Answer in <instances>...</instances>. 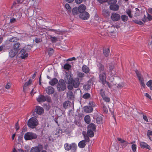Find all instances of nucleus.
I'll list each match as a JSON object with an SVG mask.
<instances>
[{"label":"nucleus","mask_w":152,"mask_h":152,"mask_svg":"<svg viewBox=\"0 0 152 152\" xmlns=\"http://www.w3.org/2000/svg\"><path fill=\"white\" fill-rule=\"evenodd\" d=\"M80 85L79 78L78 77H76L73 79L72 82L68 85L67 88L69 90H72L73 88H78L79 87Z\"/></svg>","instance_id":"1"},{"label":"nucleus","mask_w":152,"mask_h":152,"mask_svg":"<svg viewBox=\"0 0 152 152\" xmlns=\"http://www.w3.org/2000/svg\"><path fill=\"white\" fill-rule=\"evenodd\" d=\"M64 148L66 151L71 150L72 152H75L77 148V145L75 143H72L71 144L68 143H66L64 144Z\"/></svg>","instance_id":"2"},{"label":"nucleus","mask_w":152,"mask_h":152,"mask_svg":"<svg viewBox=\"0 0 152 152\" xmlns=\"http://www.w3.org/2000/svg\"><path fill=\"white\" fill-rule=\"evenodd\" d=\"M38 124V120L34 117H32L29 119L28 122V126L32 129L34 128Z\"/></svg>","instance_id":"3"},{"label":"nucleus","mask_w":152,"mask_h":152,"mask_svg":"<svg viewBox=\"0 0 152 152\" xmlns=\"http://www.w3.org/2000/svg\"><path fill=\"white\" fill-rule=\"evenodd\" d=\"M37 137L36 134L32 132H27L25 134L24 136V138L26 140L35 139Z\"/></svg>","instance_id":"4"},{"label":"nucleus","mask_w":152,"mask_h":152,"mask_svg":"<svg viewBox=\"0 0 152 152\" xmlns=\"http://www.w3.org/2000/svg\"><path fill=\"white\" fill-rule=\"evenodd\" d=\"M73 79L72 77V75L70 72L67 71L66 72L64 80L66 83L69 85Z\"/></svg>","instance_id":"5"},{"label":"nucleus","mask_w":152,"mask_h":152,"mask_svg":"<svg viewBox=\"0 0 152 152\" xmlns=\"http://www.w3.org/2000/svg\"><path fill=\"white\" fill-rule=\"evenodd\" d=\"M83 135L85 140H82L79 142L78 146L80 148H84L86 144V142H89V137L86 135Z\"/></svg>","instance_id":"6"},{"label":"nucleus","mask_w":152,"mask_h":152,"mask_svg":"<svg viewBox=\"0 0 152 152\" xmlns=\"http://www.w3.org/2000/svg\"><path fill=\"white\" fill-rule=\"evenodd\" d=\"M57 89L58 91H63L66 88V85L64 80L59 81L57 85Z\"/></svg>","instance_id":"7"},{"label":"nucleus","mask_w":152,"mask_h":152,"mask_svg":"<svg viewBox=\"0 0 152 152\" xmlns=\"http://www.w3.org/2000/svg\"><path fill=\"white\" fill-rule=\"evenodd\" d=\"M43 148V146L41 145H39L38 146L33 147L30 150V152H40Z\"/></svg>","instance_id":"8"},{"label":"nucleus","mask_w":152,"mask_h":152,"mask_svg":"<svg viewBox=\"0 0 152 152\" xmlns=\"http://www.w3.org/2000/svg\"><path fill=\"white\" fill-rule=\"evenodd\" d=\"M111 18L113 21H117L121 18L120 15L116 13H113L111 16Z\"/></svg>","instance_id":"9"},{"label":"nucleus","mask_w":152,"mask_h":152,"mask_svg":"<svg viewBox=\"0 0 152 152\" xmlns=\"http://www.w3.org/2000/svg\"><path fill=\"white\" fill-rule=\"evenodd\" d=\"M80 17L83 20H88L90 17L89 14L86 12H82L79 15Z\"/></svg>","instance_id":"10"},{"label":"nucleus","mask_w":152,"mask_h":152,"mask_svg":"<svg viewBox=\"0 0 152 152\" xmlns=\"http://www.w3.org/2000/svg\"><path fill=\"white\" fill-rule=\"evenodd\" d=\"M106 76L105 72H102L99 73V81L101 82L102 83H104L106 80Z\"/></svg>","instance_id":"11"},{"label":"nucleus","mask_w":152,"mask_h":152,"mask_svg":"<svg viewBox=\"0 0 152 152\" xmlns=\"http://www.w3.org/2000/svg\"><path fill=\"white\" fill-rule=\"evenodd\" d=\"M35 111L36 113L38 115H41L44 113L43 108L39 106H36Z\"/></svg>","instance_id":"12"},{"label":"nucleus","mask_w":152,"mask_h":152,"mask_svg":"<svg viewBox=\"0 0 152 152\" xmlns=\"http://www.w3.org/2000/svg\"><path fill=\"white\" fill-rule=\"evenodd\" d=\"M25 53L26 50L24 49H21L20 52V54L21 55L20 57L23 59L25 58L28 56V53Z\"/></svg>","instance_id":"13"},{"label":"nucleus","mask_w":152,"mask_h":152,"mask_svg":"<svg viewBox=\"0 0 152 152\" xmlns=\"http://www.w3.org/2000/svg\"><path fill=\"white\" fill-rule=\"evenodd\" d=\"M18 52L17 51L12 49L9 52V56L11 58H13L15 56Z\"/></svg>","instance_id":"14"},{"label":"nucleus","mask_w":152,"mask_h":152,"mask_svg":"<svg viewBox=\"0 0 152 152\" xmlns=\"http://www.w3.org/2000/svg\"><path fill=\"white\" fill-rule=\"evenodd\" d=\"M46 93L49 94H52L54 93V89L51 86L47 87L45 89Z\"/></svg>","instance_id":"15"},{"label":"nucleus","mask_w":152,"mask_h":152,"mask_svg":"<svg viewBox=\"0 0 152 152\" xmlns=\"http://www.w3.org/2000/svg\"><path fill=\"white\" fill-rule=\"evenodd\" d=\"M37 100L38 102H45L46 101L45 96L42 95H40L37 99Z\"/></svg>","instance_id":"16"},{"label":"nucleus","mask_w":152,"mask_h":152,"mask_svg":"<svg viewBox=\"0 0 152 152\" xmlns=\"http://www.w3.org/2000/svg\"><path fill=\"white\" fill-rule=\"evenodd\" d=\"M20 44L19 42L14 43L13 47V49L18 52L19 50L20 49Z\"/></svg>","instance_id":"17"},{"label":"nucleus","mask_w":152,"mask_h":152,"mask_svg":"<svg viewBox=\"0 0 152 152\" xmlns=\"http://www.w3.org/2000/svg\"><path fill=\"white\" fill-rule=\"evenodd\" d=\"M86 9V6L83 4L80 5L78 7V11L80 13L84 12Z\"/></svg>","instance_id":"18"},{"label":"nucleus","mask_w":152,"mask_h":152,"mask_svg":"<svg viewBox=\"0 0 152 152\" xmlns=\"http://www.w3.org/2000/svg\"><path fill=\"white\" fill-rule=\"evenodd\" d=\"M141 147L142 148H146L150 150L151 147L148 145L146 143L144 142H141L140 143Z\"/></svg>","instance_id":"19"},{"label":"nucleus","mask_w":152,"mask_h":152,"mask_svg":"<svg viewBox=\"0 0 152 152\" xmlns=\"http://www.w3.org/2000/svg\"><path fill=\"white\" fill-rule=\"evenodd\" d=\"M119 8V7L118 5L113 4H111L110 5V10L113 11H117Z\"/></svg>","instance_id":"20"},{"label":"nucleus","mask_w":152,"mask_h":152,"mask_svg":"<svg viewBox=\"0 0 152 152\" xmlns=\"http://www.w3.org/2000/svg\"><path fill=\"white\" fill-rule=\"evenodd\" d=\"M97 65L99 73L102 72H105L104 71V67L103 65L100 63H99Z\"/></svg>","instance_id":"21"},{"label":"nucleus","mask_w":152,"mask_h":152,"mask_svg":"<svg viewBox=\"0 0 152 152\" xmlns=\"http://www.w3.org/2000/svg\"><path fill=\"white\" fill-rule=\"evenodd\" d=\"M84 110L86 113H90L92 111L93 109L90 106H86L84 107Z\"/></svg>","instance_id":"22"},{"label":"nucleus","mask_w":152,"mask_h":152,"mask_svg":"<svg viewBox=\"0 0 152 152\" xmlns=\"http://www.w3.org/2000/svg\"><path fill=\"white\" fill-rule=\"evenodd\" d=\"M48 31L54 32L55 33L58 34H61L62 32L59 29L58 30L54 29H49Z\"/></svg>","instance_id":"23"},{"label":"nucleus","mask_w":152,"mask_h":152,"mask_svg":"<svg viewBox=\"0 0 152 152\" xmlns=\"http://www.w3.org/2000/svg\"><path fill=\"white\" fill-rule=\"evenodd\" d=\"M82 70L83 72L86 73H88L89 72V68L87 66L84 65H83L82 67Z\"/></svg>","instance_id":"24"},{"label":"nucleus","mask_w":152,"mask_h":152,"mask_svg":"<svg viewBox=\"0 0 152 152\" xmlns=\"http://www.w3.org/2000/svg\"><path fill=\"white\" fill-rule=\"evenodd\" d=\"M103 53L104 55L106 57H107L109 55L110 51L108 48H105L103 50Z\"/></svg>","instance_id":"25"},{"label":"nucleus","mask_w":152,"mask_h":152,"mask_svg":"<svg viewBox=\"0 0 152 152\" xmlns=\"http://www.w3.org/2000/svg\"><path fill=\"white\" fill-rule=\"evenodd\" d=\"M88 129L95 130L96 129V126L93 123H91L89 124L88 127Z\"/></svg>","instance_id":"26"},{"label":"nucleus","mask_w":152,"mask_h":152,"mask_svg":"<svg viewBox=\"0 0 152 152\" xmlns=\"http://www.w3.org/2000/svg\"><path fill=\"white\" fill-rule=\"evenodd\" d=\"M67 97L70 100L73 99L74 98L73 93L71 91H69L67 93Z\"/></svg>","instance_id":"27"},{"label":"nucleus","mask_w":152,"mask_h":152,"mask_svg":"<svg viewBox=\"0 0 152 152\" xmlns=\"http://www.w3.org/2000/svg\"><path fill=\"white\" fill-rule=\"evenodd\" d=\"M58 80L56 78H54L49 82L51 86H54L58 82Z\"/></svg>","instance_id":"28"},{"label":"nucleus","mask_w":152,"mask_h":152,"mask_svg":"<svg viewBox=\"0 0 152 152\" xmlns=\"http://www.w3.org/2000/svg\"><path fill=\"white\" fill-rule=\"evenodd\" d=\"M94 130L88 129L87 131V134L90 137H93L94 135V133L93 131Z\"/></svg>","instance_id":"29"},{"label":"nucleus","mask_w":152,"mask_h":152,"mask_svg":"<svg viewBox=\"0 0 152 152\" xmlns=\"http://www.w3.org/2000/svg\"><path fill=\"white\" fill-rule=\"evenodd\" d=\"M85 121L87 124H89L90 122L91 119L89 115H87L84 118Z\"/></svg>","instance_id":"30"},{"label":"nucleus","mask_w":152,"mask_h":152,"mask_svg":"<svg viewBox=\"0 0 152 152\" xmlns=\"http://www.w3.org/2000/svg\"><path fill=\"white\" fill-rule=\"evenodd\" d=\"M115 30V26L113 25H112V26L110 27L108 29L109 32L111 33H113Z\"/></svg>","instance_id":"31"},{"label":"nucleus","mask_w":152,"mask_h":152,"mask_svg":"<svg viewBox=\"0 0 152 152\" xmlns=\"http://www.w3.org/2000/svg\"><path fill=\"white\" fill-rule=\"evenodd\" d=\"M135 72L139 80L143 79V77H141V75L138 70H136Z\"/></svg>","instance_id":"32"},{"label":"nucleus","mask_w":152,"mask_h":152,"mask_svg":"<svg viewBox=\"0 0 152 152\" xmlns=\"http://www.w3.org/2000/svg\"><path fill=\"white\" fill-rule=\"evenodd\" d=\"M102 13L106 17H108L110 15V12L107 10H103L102 11Z\"/></svg>","instance_id":"33"},{"label":"nucleus","mask_w":152,"mask_h":152,"mask_svg":"<svg viewBox=\"0 0 152 152\" xmlns=\"http://www.w3.org/2000/svg\"><path fill=\"white\" fill-rule=\"evenodd\" d=\"M147 86L150 88L151 90H152V80H150L146 83Z\"/></svg>","instance_id":"34"},{"label":"nucleus","mask_w":152,"mask_h":152,"mask_svg":"<svg viewBox=\"0 0 152 152\" xmlns=\"http://www.w3.org/2000/svg\"><path fill=\"white\" fill-rule=\"evenodd\" d=\"M77 75L78 77L81 79L84 76V74L80 72H77Z\"/></svg>","instance_id":"35"},{"label":"nucleus","mask_w":152,"mask_h":152,"mask_svg":"<svg viewBox=\"0 0 152 152\" xmlns=\"http://www.w3.org/2000/svg\"><path fill=\"white\" fill-rule=\"evenodd\" d=\"M121 18L122 20L124 22L126 21L128 19V17L126 15H121Z\"/></svg>","instance_id":"36"},{"label":"nucleus","mask_w":152,"mask_h":152,"mask_svg":"<svg viewBox=\"0 0 152 152\" xmlns=\"http://www.w3.org/2000/svg\"><path fill=\"white\" fill-rule=\"evenodd\" d=\"M102 84L103 85H104L105 86H108L109 88H111L112 87L111 84L109 82L105 80V82H104V83H102Z\"/></svg>","instance_id":"37"},{"label":"nucleus","mask_w":152,"mask_h":152,"mask_svg":"<svg viewBox=\"0 0 152 152\" xmlns=\"http://www.w3.org/2000/svg\"><path fill=\"white\" fill-rule=\"evenodd\" d=\"M78 9L77 8L75 7L72 10V12L74 15H76L78 14Z\"/></svg>","instance_id":"38"},{"label":"nucleus","mask_w":152,"mask_h":152,"mask_svg":"<svg viewBox=\"0 0 152 152\" xmlns=\"http://www.w3.org/2000/svg\"><path fill=\"white\" fill-rule=\"evenodd\" d=\"M70 102L68 101H66L64 102L63 106L64 108H66L69 105Z\"/></svg>","instance_id":"39"},{"label":"nucleus","mask_w":152,"mask_h":152,"mask_svg":"<svg viewBox=\"0 0 152 152\" xmlns=\"http://www.w3.org/2000/svg\"><path fill=\"white\" fill-rule=\"evenodd\" d=\"M107 1H108V3L110 4H115L116 3L117 1L116 0H107Z\"/></svg>","instance_id":"40"},{"label":"nucleus","mask_w":152,"mask_h":152,"mask_svg":"<svg viewBox=\"0 0 152 152\" xmlns=\"http://www.w3.org/2000/svg\"><path fill=\"white\" fill-rule=\"evenodd\" d=\"M96 121L97 123L99 124H100L102 122V118L101 116L98 117H97Z\"/></svg>","instance_id":"41"},{"label":"nucleus","mask_w":152,"mask_h":152,"mask_svg":"<svg viewBox=\"0 0 152 152\" xmlns=\"http://www.w3.org/2000/svg\"><path fill=\"white\" fill-rule=\"evenodd\" d=\"M90 95L88 93H86L84 94L83 96V98L85 99H88L90 98Z\"/></svg>","instance_id":"42"},{"label":"nucleus","mask_w":152,"mask_h":152,"mask_svg":"<svg viewBox=\"0 0 152 152\" xmlns=\"http://www.w3.org/2000/svg\"><path fill=\"white\" fill-rule=\"evenodd\" d=\"M64 68L65 69L68 70L71 68V65L69 64H66L64 65Z\"/></svg>","instance_id":"43"},{"label":"nucleus","mask_w":152,"mask_h":152,"mask_svg":"<svg viewBox=\"0 0 152 152\" xmlns=\"http://www.w3.org/2000/svg\"><path fill=\"white\" fill-rule=\"evenodd\" d=\"M131 147L132 151L133 152H136L137 150V145L136 144H132Z\"/></svg>","instance_id":"44"},{"label":"nucleus","mask_w":152,"mask_h":152,"mask_svg":"<svg viewBox=\"0 0 152 152\" xmlns=\"http://www.w3.org/2000/svg\"><path fill=\"white\" fill-rule=\"evenodd\" d=\"M65 7L66 9L69 12H71L72 9L69 4H65Z\"/></svg>","instance_id":"45"},{"label":"nucleus","mask_w":152,"mask_h":152,"mask_svg":"<svg viewBox=\"0 0 152 152\" xmlns=\"http://www.w3.org/2000/svg\"><path fill=\"white\" fill-rule=\"evenodd\" d=\"M140 83L142 87H143L144 88H145V84L144 83L143 79H142L141 80H139Z\"/></svg>","instance_id":"46"},{"label":"nucleus","mask_w":152,"mask_h":152,"mask_svg":"<svg viewBox=\"0 0 152 152\" xmlns=\"http://www.w3.org/2000/svg\"><path fill=\"white\" fill-rule=\"evenodd\" d=\"M50 39H51V41L52 42H55L57 41V38L55 37H53L50 36Z\"/></svg>","instance_id":"47"},{"label":"nucleus","mask_w":152,"mask_h":152,"mask_svg":"<svg viewBox=\"0 0 152 152\" xmlns=\"http://www.w3.org/2000/svg\"><path fill=\"white\" fill-rule=\"evenodd\" d=\"M126 12V13L127 14V15H128V16L130 18H131L132 17V15L131 14V11L130 10H127Z\"/></svg>","instance_id":"48"},{"label":"nucleus","mask_w":152,"mask_h":152,"mask_svg":"<svg viewBox=\"0 0 152 152\" xmlns=\"http://www.w3.org/2000/svg\"><path fill=\"white\" fill-rule=\"evenodd\" d=\"M129 143L125 140L124 142H123L121 145L122 147L123 148H125L128 145Z\"/></svg>","instance_id":"49"},{"label":"nucleus","mask_w":152,"mask_h":152,"mask_svg":"<svg viewBox=\"0 0 152 152\" xmlns=\"http://www.w3.org/2000/svg\"><path fill=\"white\" fill-rule=\"evenodd\" d=\"M31 80H29L24 85L23 88H24L25 87H26L28 86L29 85L31 82Z\"/></svg>","instance_id":"50"},{"label":"nucleus","mask_w":152,"mask_h":152,"mask_svg":"<svg viewBox=\"0 0 152 152\" xmlns=\"http://www.w3.org/2000/svg\"><path fill=\"white\" fill-rule=\"evenodd\" d=\"M103 99L106 102H109L110 101L109 98L106 96H105L102 97Z\"/></svg>","instance_id":"51"},{"label":"nucleus","mask_w":152,"mask_h":152,"mask_svg":"<svg viewBox=\"0 0 152 152\" xmlns=\"http://www.w3.org/2000/svg\"><path fill=\"white\" fill-rule=\"evenodd\" d=\"M100 93L102 97L105 96V92L103 89H101L100 90Z\"/></svg>","instance_id":"52"},{"label":"nucleus","mask_w":152,"mask_h":152,"mask_svg":"<svg viewBox=\"0 0 152 152\" xmlns=\"http://www.w3.org/2000/svg\"><path fill=\"white\" fill-rule=\"evenodd\" d=\"M89 106L92 107H94L95 106V104L93 101H90L89 104Z\"/></svg>","instance_id":"53"},{"label":"nucleus","mask_w":152,"mask_h":152,"mask_svg":"<svg viewBox=\"0 0 152 152\" xmlns=\"http://www.w3.org/2000/svg\"><path fill=\"white\" fill-rule=\"evenodd\" d=\"M135 13L134 14V16H138L139 14V10L138 8H135Z\"/></svg>","instance_id":"54"},{"label":"nucleus","mask_w":152,"mask_h":152,"mask_svg":"<svg viewBox=\"0 0 152 152\" xmlns=\"http://www.w3.org/2000/svg\"><path fill=\"white\" fill-rule=\"evenodd\" d=\"M53 49L50 48L48 49V53L49 55H51L53 53Z\"/></svg>","instance_id":"55"},{"label":"nucleus","mask_w":152,"mask_h":152,"mask_svg":"<svg viewBox=\"0 0 152 152\" xmlns=\"http://www.w3.org/2000/svg\"><path fill=\"white\" fill-rule=\"evenodd\" d=\"M36 88L35 87H34L31 90V91L30 93L31 95L32 96L34 95V94L36 93Z\"/></svg>","instance_id":"56"},{"label":"nucleus","mask_w":152,"mask_h":152,"mask_svg":"<svg viewBox=\"0 0 152 152\" xmlns=\"http://www.w3.org/2000/svg\"><path fill=\"white\" fill-rule=\"evenodd\" d=\"M11 84L10 83H8L5 86V88L7 89H9L11 87Z\"/></svg>","instance_id":"57"},{"label":"nucleus","mask_w":152,"mask_h":152,"mask_svg":"<svg viewBox=\"0 0 152 152\" xmlns=\"http://www.w3.org/2000/svg\"><path fill=\"white\" fill-rule=\"evenodd\" d=\"M46 101L48 102H50L51 101V99L50 97L48 96H45Z\"/></svg>","instance_id":"58"},{"label":"nucleus","mask_w":152,"mask_h":152,"mask_svg":"<svg viewBox=\"0 0 152 152\" xmlns=\"http://www.w3.org/2000/svg\"><path fill=\"white\" fill-rule=\"evenodd\" d=\"M147 134L148 137H150V136L152 135V131L148 130L147 131Z\"/></svg>","instance_id":"59"},{"label":"nucleus","mask_w":152,"mask_h":152,"mask_svg":"<svg viewBox=\"0 0 152 152\" xmlns=\"http://www.w3.org/2000/svg\"><path fill=\"white\" fill-rule=\"evenodd\" d=\"M17 39L15 37H12L10 38L9 39V41L11 42H14Z\"/></svg>","instance_id":"60"},{"label":"nucleus","mask_w":152,"mask_h":152,"mask_svg":"<svg viewBox=\"0 0 152 152\" xmlns=\"http://www.w3.org/2000/svg\"><path fill=\"white\" fill-rule=\"evenodd\" d=\"M135 22L137 23V24L140 25H143L144 23L141 21H138L137 20H136L135 21Z\"/></svg>","instance_id":"61"},{"label":"nucleus","mask_w":152,"mask_h":152,"mask_svg":"<svg viewBox=\"0 0 152 152\" xmlns=\"http://www.w3.org/2000/svg\"><path fill=\"white\" fill-rule=\"evenodd\" d=\"M147 18L149 21H151L152 20V16L148 13H147Z\"/></svg>","instance_id":"62"},{"label":"nucleus","mask_w":152,"mask_h":152,"mask_svg":"<svg viewBox=\"0 0 152 152\" xmlns=\"http://www.w3.org/2000/svg\"><path fill=\"white\" fill-rule=\"evenodd\" d=\"M143 118L144 121H145L147 122H149L147 116L145 115H143Z\"/></svg>","instance_id":"63"},{"label":"nucleus","mask_w":152,"mask_h":152,"mask_svg":"<svg viewBox=\"0 0 152 152\" xmlns=\"http://www.w3.org/2000/svg\"><path fill=\"white\" fill-rule=\"evenodd\" d=\"M147 18L146 17L145 15H144V16L143 18L142 19V20L144 22L147 21Z\"/></svg>","instance_id":"64"}]
</instances>
